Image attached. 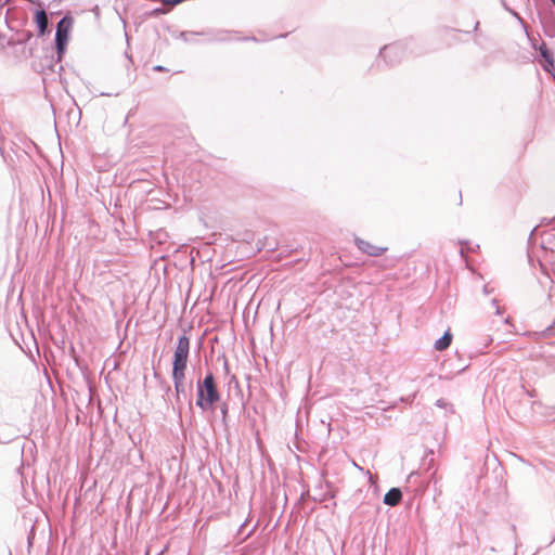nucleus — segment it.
<instances>
[{
	"instance_id": "1",
	"label": "nucleus",
	"mask_w": 555,
	"mask_h": 555,
	"mask_svg": "<svg viewBox=\"0 0 555 555\" xmlns=\"http://www.w3.org/2000/svg\"><path fill=\"white\" fill-rule=\"evenodd\" d=\"M220 400V392L211 372H208L203 379L196 383L195 404L203 412L211 411L214 405Z\"/></svg>"
},
{
	"instance_id": "2",
	"label": "nucleus",
	"mask_w": 555,
	"mask_h": 555,
	"mask_svg": "<svg viewBox=\"0 0 555 555\" xmlns=\"http://www.w3.org/2000/svg\"><path fill=\"white\" fill-rule=\"evenodd\" d=\"M190 353V338L182 335L178 338L172 361V373H185Z\"/></svg>"
},
{
	"instance_id": "3",
	"label": "nucleus",
	"mask_w": 555,
	"mask_h": 555,
	"mask_svg": "<svg viewBox=\"0 0 555 555\" xmlns=\"http://www.w3.org/2000/svg\"><path fill=\"white\" fill-rule=\"evenodd\" d=\"M72 25V21L68 17H63L56 26L55 33V46L57 53V61L62 60V56L66 50L67 41H68V31Z\"/></svg>"
},
{
	"instance_id": "4",
	"label": "nucleus",
	"mask_w": 555,
	"mask_h": 555,
	"mask_svg": "<svg viewBox=\"0 0 555 555\" xmlns=\"http://www.w3.org/2000/svg\"><path fill=\"white\" fill-rule=\"evenodd\" d=\"M402 54L403 46L401 43L385 46L379 52V55L390 65L400 62Z\"/></svg>"
},
{
	"instance_id": "5",
	"label": "nucleus",
	"mask_w": 555,
	"mask_h": 555,
	"mask_svg": "<svg viewBox=\"0 0 555 555\" xmlns=\"http://www.w3.org/2000/svg\"><path fill=\"white\" fill-rule=\"evenodd\" d=\"M354 243L357 247L364 254L372 256V257H378L382 256L386 250L387 247H379L371 244L367 241H364L360 237L354 238Z\"/></svg>"
},
{
	"instance_id": "6",
	"label": "nucleus",
	"mask_w": 555,
	"mask_h": 555,
	"mask_svg": "<svg viewBox=\"0 0 555 555\" xmlns=\"http://www.w3.org/2000/svg\"><path fill=\"white\" fill-rule=\"evenodd\" d=\"M60 63H61V61H57V56L55 57L54 54L44 55V57L42 59L41 72L46 75L49 73H55L56 66H59L60 69L62 68Z\"/></svg>"
},
{
	"instance_id": "7",
	"label": "nucleus",
	"mask_w": 555,
	"mask_h": 555,
	"mask_svg": "<svg viewBox=\"0 0 555 555\" xmlns=\"http://www.w3.org/2000/svg\"><path fill=\"white\" fill-rule=\"evenodd\" d=\"M402 499V492L399 488H391L385 495H384V503L389 506H396L400 503Z\"/></svg>"
},
{
	"instance_id": "8",
	"label": "nucleus",
	"mask_w": 555,
	"mask_h": 555,
	"mask_svg": "<svg viewBox=\"0 0 555 555\" xmlns=\"http://www.w3.org/2000/svg\"><path fill=\"white\" fill-rule=\"evenodd\" d=\"M36 23L39 29V35L43 36L49 24L48 15L44 10H39L36 12Z\"/></svg>"
},
{
	"instance_id": "9",
	"label": "nucleus",
	"mask_w": 555,
	"mask_h": 555,
	"mask_svg": "<svg viewBox=\"0 0 555 555\" xmlns=\"http://www.w3.org/2000/svg\"><path fill=\"white\" fill-rule=\"evenodd\" d=\"M171 376H172V380H173L175 390L177 393V400H179L180 393L184 392L185 373H177V374L172 373Z\"/></svg>"
},
{
	"instance_id": "10",
	"label": "nucleus",
	"mask_w": 555,
	"mask_h": 555,
	"mask_svg": "<svg viewBox=\"0 0 555 555\" xmlns=\"http://www.w3.org/2000/svg\"><path fill=\"white\" fill-rule=\"evenodd\" d=\"M541 56L543 57L544 64H542L543 68L546 72L551 73V68L554 67V59L550 50L543 46L540 48Z\"/></svg>"
},
{
	"instance_id": "11",
	"label": "nucleus",
	"mask_w": 555,
	"mask_h": 555,
	"mask_svg": "<svg viewBox=\"0 0 555 555\" xmlns=\"http://www.w3.org/2000/svg\"><path fill=\"white\" fill-rule=\"evenodd\" d=\"M451 340H452V335L450 334V332H446L442 335V337H440L439 339L436 340L435 348L439 351H442L450 346Z\"/></svg>"
},
{
	"instance_id": "12",
	"label": "nucleus",
	"mask_w": 555,
	"mask_h": 555,
	"mask_svg": "<svg viewBox=\"0 0 555 555\" xmlns=\"http://www.w3.org/2000/svg\"><path fill=\"white\" fill-rule=\"evenodd\" d=\"M435 404L440 409L451 410V404L443 399H438Z\"/></svg>"
},
{
	"instance_id": "13",
	"label": "nucleus",
	"mask_w": 555,
	"mask_h": 555,
	"mask_svg": "<svg viewBox=\"0 0 555 555\" xmlns=\"http://www.w3.org/2000/svg\"><path fill=\"white\" fill-rule=\"evenodd\" d=\"M220 411H221V414H222V421L225 422V420L228 417V404L227 403H222L220 405Z\"/></svg>"
},
{
	"instance_id": "14",
	"label": "nucleus",
	"mask_w": 555,
	"mask_h": 555,
	"mask_svg": "<svg viewBox=\"0 0 555 555\" xmlns=\"http://www.w3.org/2000/svg\"><path fill=\"white\" fill-rule=\"evenodd\" d=\"M554 328H555V320H554V323L553 325L548 326L545 331H543V335L546 336V335H552L553 332H554Z\"/></svg>"
},
{
	"instance_id": "15",
	"label": "nucleus",
	"mask_w": 555,
	"mask_h": 555,
	"mask_svg": "<svg viewBox=\"0 0 555 555\" xmlns=\"http://www.w3.org/2000/svg\"><path fill=\"white\" fill-rule=\"evenodd\" d=\"M492 304H493V305L495 306V308H496V313H498V314H500V313H501V310H500V307L498 306V301H496V299H493V300H492Z\"/></svg>"
},
{
	"instance_id": "16",
	"label": "nucleus",
	"mask_w": 555,
	"mask_h": 555,
	"mask_svg": "<svg viewBox=\"0 0 555 555\" xmlns=\"http://www.w3.org/2000/svg\"><path fill=\"white\" fill-rule=\"evenodd\" d=\"M154 70L163 72V70H165V68L162 65H157L154 67Z\"/></svg>"
},
{
	"instance_id": "17",
	"label": "nucleus",
	"mask_w": 555,
	"mask_h": 555,
	"mask_svg": "<svg viewBox=\"0 0 555 555\" xmlns=\"http://www.w3.org/2000/svg\"><path fill=\"white\" fill-rule=\"evenodd\" d=\"M353 465H354V466H356V468H358L359 470H361V472L363 470V468H362V467H360V466H359L358 464H356L354 462H353Z\"/></svg>"
},
{
	"instance_id": "18",
	"label": "nucleus",
	"mask_w": 555,
	"mask_h": 555,
	"mask_svg": "<svg viewBox=\"0 0 555 555\" xmlns=\"http://www.w3.org/2000/svg\"><path fill=\"white\" fill-rule=\"evenodd\" d=\"M31 37V33H27V35L25 36V39H29Z\"/></svg>"
},
{
	"instance_id": "19",
	"label": "nucleus",
	"mask_w": 555,
	"mask_h": 555,
	"mask_svg": "<svg viewBox=\"0 0 555 555\" xmlns=\"http://www.w3.org/2000/svg\"><path fill=\"white\" fill-rule=\"evenodd\" d=\"M554 362V358L552 357L550 360H548V363H553Z\"/></svg>"
},
{
	"instance_id": "20",
	"label": "nucleus",
	"mask_w": 555,
	"mask_h": 555,
	"mask_svg": "<svg viewBox=\"0 0 555 555\" xmlns=\"http://www.w3.org/2000/svg\"><path fill=\"white\" fill-rule=\"evenodd\" d=\"M553 2V4L555 5V0H551Z\"/></svg>"
}]
</instances>
